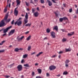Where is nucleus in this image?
<instances>
[{
  "label": "nucleus",
  "instance_id": "nucleus-1",
  "mask_svg": "<svg viewBox=\"0 0 78 78\" xmlns=\"http://www.w3.org/2000/svg\"><path fill=\"white\" fill-rule=\"evenodd\" d=\"M8 18V15L6 14L5 15V16L3 20H2L0 23V27H2L3 26H4L5 22V21L7 23H9V22L10 20H11V19L9 18L8 20L7 19Z\"/></svg>",
  "mask_w": 78,
  "mask_h": 78
},
{
  "label": "nucleus",
  "instance_id": "nucleus-2",
  "mask_svg": "<svg viewBox=\"0 0 78 78\" xmlns=\"http://www.w3.org/2000/svg\"><path fill=\"white\" fill-rule=\"evenodd\" d=\"M22 24V20H17V21H16L15 23H14V24L15 25H16V24L18 26H20Z\"/></svg>",
  "mask_w": 78,
  "mask_h": 78
},
{
  "label": "nucleus",
  "instance_id": "nucleus-3",
  "mask_svg": "<svg viewBox=\"0 0 78 78\" xmlns=\"http://www.w3.org/2000/svg\"><path fill=\"white\" fill-rule=\"evenodd\" d=\"M12 27V26H9V27H7L6 29H4L3 30V33H6L7 32V31L9 30Z\"/></svg>",
  "mask_w": 78,
  "mask_h": 78
},
{
  "label": "nucleus",
  "instance_id": "nucleus-4",
  "mask_svg": "<svg viewBox=\"0 0 78 78\" xmlns=\"http://www.w3.org/2000/svg\"><path fill=\"white\" fill-rule=\"evenodd\" d=\"M18 8V7H16L15 8L14 11V15L16 16H17L18 15V11L17 10H16V9Z\"/></svg>",
  "mask_w": 78,
  "mask_h": 78
},
{
  "label": "nucleus",
  "instance_id": "nucleus-5",
  "mask_svg": "<svg viewBox=\"0 0 78 78\" xmlns=\"http://www.w3.org/2000/svg\"><path fill=\"white\" fill-rule=\"evenodd\" d=\"M15 31V29H13V30H11L10 32L9 33V35L10 36L14 34Z\"/></svg>",
  "mask_w": 78,
  "mask_h": 78
},
{
  "label": "nucleus",
  "instance_id": "nucleus-6",
  "mask_svg": "<svg viewBox=\"0 0 78 78\" xmlns=\"http://www.w3.org/2000/svg\"><path fill=\"white\" fill-rule=\"evenodd\" d=\"M18 70V71H21L22 69V66L21 65H19L17 67Z\"/></svg>",
  "mask_w": 78,
  "mask_h": 78
},
{
  "label": "nucleus",
  "instance_id": "nucleus-7",
  "mask_svg": "<svg viewBox=\"0 0 78 78\" xmlns=\"http://www.w3.org/2000/svg\"><path fill=\"white\" fill-rule=\"evenodd\" d=\"M55 68H56V67L55 66H50L49 67V69L50 70H52L55 69Z\"/></svg>",
  "mask_w": 78,
  "mask_h": 78
},
{
  "label": "nucleus",
  "instance_id": "nucleus-8",
  "mask_svg": "<svg viewBox=\"0 0 78 78\" xmlns=\"http://www.w3.org/2000/svg\"><path fill=\"white\" fill-rule=\"evenodd\" d=\"M55 33L54 32H52L51 33V36H52V37H53V38H54L55 37Z\"/></svg>",
  "mask_w": 78,
  "mask_h": 78
},
{
  "label": "nucleus",
  "instance_id": "nucleus-9",
  "mask_svg": "<svg viewBox=\"0 0 78 78\" xmlns=\"http://www.w3.org/2000/svg\"><path fill=\"white\" fill-rule=\"evenodd\" d=\"M74 34V32H70V33H68L67 34V35L68 36H70Z\"/></svg>",
  "mask_w": 78,
  "mask_h": 78
},
{
  "label": "nucleus",
  "instance_id": "nucleus-10",
  "mask_svg": "<svg viewBox=\"0 0 78 78\" xmlns=\"http://www.w3.org/2000/svg\"><path fill=\"white\" fill-rule=\"evenodd\" d=\"M34 15L35 16L37 17L38 16V12H36L34 13Z\"/></svg>",
  "mask_w": 78,
  "mask_h": 78
},
{
  "label": "nucleus",
  "instance_id": "nucleus-11",
  "mask_svg": "<svg viewBox=\"0 0 78 78\" xmlns=\"http://www.w3.org/2000/svg\"><path fill=\"white\" fill-rule=\"evenodd\" d=\"M24 38V36H23L22 37H20V38H18V40L19 41H21L23 40V38Z\"/></svg>",
  "mask_w": 78,
  "mask_h": 78
},
{
  "label": "nucleus",
  "instance_id": "nucleus-12",
  "mask_svg": "<svg viewBox=\"0 0 78 78\" xmlns=\"http://www.w3.org/2000/svg\"><path fill=\"white\" fill-rule=\"evenodd\" d=\"M47 2H48V5L49 6H51L52 5V3L49 0H48Z\"/></svg>",
  "mask_w": 78,
  "mask_h": 78
},
{
  "label": "nucleus",
  "instance_id": "nucleus-13",
  "mask_svg": "<svg viewBox=\"0 0 78 78\" xmlns=\"http://www.w3.org/2000/svg\"><path fill=\"white\" fill-rule=\"evenodd\" d=\"M16 2L17 3V5H20V0H16Z\"/></svg>",
  "mask_w": 78,
  "mask_h": 78
},
{
  "label": "nucleus",
  "instance_id": "nucleus-14",
  "mask_svg": "<svg viewBox=\"0 0 78 78\" xmlns=\"http://www.w3.org/2000/svg\"><path fill=\"white\" fill-rule=\"evenodd\" d=\"M43 53V52H40L38 54H37V55H36V56L37 57H38V56H40L41 54H42Z\"/></svg>",
  "mask_w": 78,
  "mask_h": 78
},
{
  "label": "nucleus",
  "instance_id": "nucleus-15",
  "mask_svg": "<svg viewBox=\"0 0 78 78\" xmlns=\"http://www.w3.org/2000/svg\"><path fill=\"white\" fill-rule=\"evenodd\" d=\"M28 22V20L27 19H25L24 20V24H26Z\"/></svg>",
  "mask_w": 78,
  "mask_h": 78
},
{
  "label": "nucleus",
  "instance_id": "nucleus-16",
  "mask_svg": "<svg viewBox=\"0 0 78 78\" xmlns=\"http://www.w3.org/2000/svg\"><path fill=\"white\" fill-rule=\"evenodd\" d=\"M53 30H55L56 31H57L58 30V26H55L54 27L53 29Z\"/></svg>",
  "mask_w": 78,
  "mask_h": 78
},
{
  "label": "nucleus",
  "instance_id": "nucleus-17",
  "mask_svg": "<svg viewBox=\"0 0 78 78\" xmlns=\"http://www.w3.org/2000/svg\"><path fill=\"white\" fill-rule=\"evenodd\" d=\"M28 18V13L27 12L26 13V14L25 15V19H27Z\"/></svg>",
  "mask_w": 78,
  "mask_h": 78
},
{
  "label": "nucleus",
  "instance_id": "nucleus-18",
  "mask_svg": "<svg viewBox=\"0 0 78 78\" xmlns=\"http://www.w3.org/2000/svg\"><path fill=\"white\" fill-rule=\"evenodd\" d=\"M28 55L27 54H25L23 55V58H26L27 57Z\"/></svg>",
  "mask_w": 78,
  "mask_h": 78
},
{
  "label": "nucleus",
  "instance_id": "nucleus-19",
  "mask_svg": "<svg viewBox=\"0 0 78 78\" xmlns=\"http://www.w3.org/2000/svg\"><path fill=\"white\" fill-rule=\"evenodd\" d=\"M71 50V49H70V48L68 49H66V52H68L70 51Z\"/></svg>",
  "mask_w": 78,
  "mask_h": 78
},
{
  "label": "nucleus",
  "instance_id": "nucleus-20",
  "mask_svg": "<svg viewBox=\"0 0 78 78\" xmlns=\"http://www.w3.org/2000/svg\"><path fill=\"white\" fill-rule=\"evenodd\" d=\"M37 71L39 73H41V69H37Z\"/></svg>",
  "mask_w": 78,
  "mask_h": 78
},
{
  "label": "nucleus",
  "instance_id": "nucleus-21",
  "mask_svg": "<svg viewBox=\"0 0 78 78\" xmlns=\"http://www.w3.org/2000/svg\"><path fill=\"white\" fill-rule=\"evenodd\" d=\"M31 46H28L27 50L29 51L31 49Z\"/></svg>",
  "mask_w": 78,
  "mask_h": 78
},
{
  "label": "nucleus",
  "instance_id": "nucleus-22",
  "mask_svg": "<svg viewBox=\"0 0 78 78\" xmlns=\"http://www.w3.org/2000/svg\"><path fill=\"white\" fill-rule=\"evenodd\" d=\"M67 40L66 38H63V39H62V42H65Z\"/></svg>",
  "mask_w": 78,
  "mask_h": 78
},
{
  "label": "nucleus",
  "instance_id": "nucleus-23",
  "mask_svg": "<svg viewBox=\"0 0 78 78\" xmlns=\"http://www.w3.org/2000/svg\"><path fill=\"white\" fill-rule=\"evenodd\" d=\"M31 38V36H29V37H27V38H26V40L27 41H29Z\"/></svg>",
  "mask_w": 78,
  "mask_h": 78
},
{
  "label": "nucleus",
  "instance_id": "nucleus-24",
  "mask_svg": "<svg viewBox=\"0 0 78 78\" xmlns=\"http://www.w3.org/2000/svg\"><path fill=\"white\" fill-rule=\"evenodd\" d=\"M24 66L27 67H30V66L27 64L24 65Z\"/></svg>",
  "mask_w": 78,
  "mask_h": 78
},
{
  "label": "nucleus",
  "instance_id": "nucleus-25",
  "mask_svg": "<svg viewBox=\"0 0 78 78\" xmlns=\"http://www.w3.org/2000/svg\"><path fill=\"white\" fill-rule=\"evenodd\" d=\"M69 62V60H66V61L65 62V63L68 64Z\"/></svg>",
  "mask_w": 78,
  "mask_h": 78
},
{
  "label": "nucleus",
  "instance_id": "nucleus-26",
  "mask_svg": "<svg viewBox=\"0 0 78 78\" xmlns=\"http://www.w3.org/2000/svg\"><path fill=\"white\" fill-rule=\"evenodd\" d=\"M5 42V40H3L2 41H1V43H0V45H2Z\"/></svg>",
  "mask_w": 78,
  "mask_h": 78
},
{
  "label": "nucleus",
  "instance_id": "nucleus-27",
  "mask_svg": "<svg viewBox=\"0 0 78 78\" xmlns=\"http://www.w3.org/2000/svg\"><path fill=\"white\" fill-rule=\"evenodd\" d=\"M46 32L48 33H49L50 32V29H47L46 30Z\"/></svg>",
  "mask_w": 78,
  "mask_h": 78
},
{
  "label": "nucleus",
  "instance_id": "nucleus-28",
  "mask_svg": "<svg viewBox=\"0 0 78 78\" xmlns=\"http://www.w3.org/2000/svg\"><path fill=\"white\" fill-rule=\"evenodd\" d=\"M68 74V73L66 71L64 72L63 73V75H66Z\"/></svg>",
  "mask_w": 78,
  "mask_h": 78
},
{
  "label": "nucleus",
  "instance_id": "nucleus-29",
  "mask_svg": "<svg viewBox=\"0 0 78 78\" xmlns=\"http://www.w3.org/2000/svg\"><path fill=\"white\" fill-rule=\"evenodd\" d=\"M63 20H68V18L66 17H63Z\"/></svg>",
  "mask_w": 78,
  "mask_h": 78
},
{
  "label": "nucleus",
  "instance_id": "nucleus-30",
  "mask_svg": "<svg viewBox=\"0 0 78 78\" xmlns=\"http://www.w3.org/2000/svg\"><path fill=\"white\" fill-rule=\"evenodd\" d=\"M64 20L63 18H59V20L60 22H62L63 20Z\"/></svg>",
  "mask_w": 78,
  "mask_h": 78
},
{
  "label": "nucleus",
  "instance_id": "nucleus-31",
  "mask_svg": "<svg viewBox=\"0 0 78 78\" xmlns=\"http://www.w3.org/2000/svg\"><path fill=\"white\" fill-rule=\"evenodd\" d=\"M19 50V49H18V48H16L15 49L14 51H15L16 52H17Z\"/></svg>",
  "mask_w": 78,
  "mask_h": 78
},
{
  "label": "nucleus",
  "instance_id": "nucleus-32",
  "mask_svg": "<svg viewBox=\"0 0 78 78\" xmlns=\"http://www.w3.org/2000/svg\"><path fill=\"white\" fill-rule=\"evenodd\" d=\"M31 25V24H29V23H28L27 24H26L25 25V26L27 27V26H30Z\"/></svg>",
  "mask_w": 78,
  "mask_h": 78
},
{
  "label": "nucleus",
  "instance_id": "nucleus-33",
  "mask_svg": "<svg viewBox=\"0 0 78 78\" xmlns=\"http://www.w3.org/2000/svg\"><path fill=\"white\" fill-rule=\"evenodd\" d=\"M58 11H57L56 12H55V15L57 16H58Z\"/></svg>",
  "mask_w": 78,
  "mask_h": 78
},
{
  "label": "nucleus",
  "instance_id": "nucleus-34",
  "mask_svg": "<svg viewBox=\"0 0 78 78\" xmlns=\"http://www.w3.org/2000/svg\"><path fill=\"white\" fill-rule=\"evenodd\" d=\"M25 3L27 6H29V3H27V2H25Z\"/></svg>",
  "mask_w": 78,
  "mask_h": 78
},
{
  "label": "nucleus",
  "instance_id": "nucleus-35",
  "mask_svg": "<svg viewBox=\"0 0 78 78\" xmlns=\"http://www.w3.org/2000/svg\"><path fill=\"white\" fill-rule=\"evenodd\" d=\"M40 2L41 3H43L44 2V0H40Z\"/></svg>",
  "mask_w": 78,
  "mask_h": 78
},
{
  "label": "nucleus",
  "instance_id": "nucleus-36",
  "mask_svg": "<svg viewBox=\"0 0 78 78\" xmlns=\"http://www.w3.org/2000/svg\"><path fill=\"white\" fill-rule=\"evenodd\" d=\"M14 21V20H13L11 22V24L12 25H13Z\"/></svg>",
  "mask_w": 78,
  "mask_h": 78
},
{
  "label": "nucleus",
  "instance_id": "nucleus-37",
  "mask_svg": "<svg viewBox=\"0 0 78 78\" xmlns=\"http://www.w3.org/2000/svg\"><path fill=\"white\" fill-rule=\"evenodd\" d=\"M57 56L56 55H54L51 57V58H55V57H56Z\"/></svg>",
  "mask_w": 78,
  "mask_h": 78
},
{
  "label": "nucleus",
  "instance_id": "nucleus-38",
  "mask_svg": "<svg viewBox=\"0 0 78 78\" xmlns=\"http://www.w3.org/2000/svg\"><path fill=\"white\" fill-rule=\"evenodd\" d=\"M7 11V9L6 8H5L4 10V12H6Z\"/></svg>",
  "mask_w": 78,
  "mask_h": 78
},
{
  "label": "nucleus",
  "instance_id": "nucleus-39",
  "mask_svg": "<svg viewBox=\"0 0 78 78\" xmlns=\"http://www.w3.org/2000/svg\"><path fill=\"white\" fill-rule=\"evenodd\" d=\"M63 53V51H60V52H58V53L59 54H62V53Z\"/></svg>",
  "mask_w": 78,
  "mask_h": 78
},
{
  "label": "nucleus",
  "instance_id": "nucleus-40",
  "mask_svg": "<svg viewBox=\"0 0 78 78\" xmlns=\"http://www.w3.org/2000/svg\"><path fill=\"white\" fill-rule=\"evenodd\" d=\"M65 66L66 67H68L69 66V65L68 64H67V63H65Z\"/></svg>",
  "mask_w": 78,
  "mask_h": 78
},
{
  "label": "nucleus",
  "instance_id": "nucleus-41",
  "mask_svg": "<svg viewBox=\"0 0 78 78\" xmlns=\"http://www.w3.org/2000/svg\"><path fill=\"white\" fill-rule=\"evenodd\" d=\"M34 72H33L32 73V76H34Z\"/></svg>",
  "mask_w": 78,
  "mask_h": 78
},
{
  "label": "nucleus",
  "instance_id": "nucleus-42",
  "mask_svg": "<svg viewBox=\"0 0 78 78\" xmlns=\"http://www.w3.org/2000/svg\"><path fill=\"white\" fill-rule=\"evenodd\" d=\"M72 9H69V11L70 12H72Z\"/></svg>",
  "mask_w": 78,
  "mask_h": 78
},
{
  "label": "nucleus",
  "instance_id": "nucleus-43",
  "mask_svg": "<svg viewBox=\"0 0 78 78\" xmlns=\"http://www.w3.org/2000/svg\"><path fill=\"white\" fill-rule=\"evenodd\" d=\"M23 19V18L22 17H20L19 19H18L17 20H22Z\"/></svg>",
  "mask_w": 78,
  "mask_h": 78
},
{
  "label": "nucleus",
  "instance_id": "nucleus-44",
  "mask_svg": "<svg viewBox=\"0 0 78 78\" xmlns=\"http://www.w3.org/2000/svg\"><path fill=\"white\" fill-rule=\"evenodd\" d=\"M24 60L23 59H22V60L21 61V62L22 63H23V62H24Z\"/></svg>",
  "mask_w": 78,
  "mask_h": 78
},
{
  "label": "nucleus",
  "instance_id": "nucleus-45",
  "mask_svg": "<svg viewBox=\"0 0 78 78\" xmlns=\"http://www.w3.org/2000/svg\"><path fill=\"white\" fill-rule=\"evenodd\" d=\"M4 50H0V53L1 52H2L4 51Z\"/></svg>",
  "mask_w": 78,
  "mask_h": 78
},
{
  "label": "nucleus",
  "instance_id": "nucleus-46",
  "mask_svg": "<svg viewBox=\"0 0 78 78\" xmlns=\"http://www.w3.org/2000/svg\"><path fill=\"white\" fill-rule=\"evenodd\" d=\"M51 0L54 3H56L55 1H56V0Z\"/></svg>",
  "mask_w": 78,
  "mask_h": 78
},
{
  "label": "nucleus",
  "instance_id": "nucleus-47",
  "mask_svg": "<svg viewBox=\"0 0 78 78\" xmlns=\"http://www.w3.org/2000/svg\"><path fill=\"white\" fill-rule=\"evenodd\" d=\"M76 14H78V8H77V9H76Z\"/></svg>",
  "mask_w": 78,
  "mask_h": 78
},
{
  "label": "nucleus",
  "instance_id": "nucleus-48",
  "mask_svg": "<svg viewBox=\"0 0 78 78\" xmlns=\"http://www.w3.org/2000/svg\"><path fill=\"white\" fill-rule=\"evenodd\" d=\"M46 74L47 76H48L50 75L48 73H46Z\"/></svg>",
  "mask_w": 78,
  "mask_h": 78
},
{
  "label": "nucleus",
  "instance_id": "nucleus-49",
  "mask_svg": "<svg viewBox=\"0 0 78 78\" xmlns=\"http://www.w3.org/2000/svg\"><path fill=\"white\" fill-rule=\"evenodd\" d=\"M5 77L6 78H8L9 77V76H5Z\"/></svg>",
  "mask_w": 78,
  "mask_h": 78
},
{
  "label": "nucleus",
  "instance_id": "nucleus-50",
  "mask_svg": "<svg viewBox=\"0 0 78 78\" xmlns=\"http://www.w3.org/2000/svg\"><path fill=\"white\" fill-rule=\"evenodd\" d=\"M36 78H41V77L38 76H36Z\"/></svg>",
  "mask_w": 78,
  "mask_h": 78
},
{
  "label": "nucleus",
  "instance_id": "nucleus-51",
  "mask_svg": "<svg viewBox=\"0 0 78 78\" xmlns=\"http://www.w3.org/2000/svg\"><path fill=\"white\" fill-rule=\"evenodd\" d=\"M34 12H35L34 10V9H32V12L34 13Z\"/></svg>",
  "mask_w": 78,
  "mask_h": 78
},
{
  "label": "nucleus",
  "instance_id": "nucleus-52",
  "mask_svg": "<svg viewBox=\"0 0 78 78\" xmlns=\"http://www.w3.org/2000/svg\"><path fill=\"white\" fill-rule=\"evenodd\" d=\"M29 33V31H27V32H25V34H28Z\"/></svg>",
  "mask_w": 78,
  "mask_h": 78
},
{
  "label": "nucleus",
  "instance_id": "nucleus-53",
  "mask_svg": "<svg viewBox=\"0 0 78 78\" xmlns=\"http://www.w3.org/2000/svg\"><path fill=\"white\" fill-rule=\"evenodd\" d=\"M37 11H39V7H37Z\"/></svg>",
  "mask_w": 78,
  "mask_h": 78
},
{
  "label": "nucleus",
  "instance_id": "nucleus-54",
  "mask_svg": "<svg viewBox=\"0 0 78 78\" xmlns=\"http://www.w3.org/2000/svg\"><path fill=\"white\" fill-rule=\"evenodd\" d=\"M35 53V52H34L33 53H32L31 54V55H33Z\"/></svg>",
  "mask_w": 78,
  "mask_h": 78
},
{
  "label": "nucleus",
  "instance_id": "nucleus-55",
  "mask_svg": "<svg viewBox=\"0 0 78 78\" xmlns=\"http://www.w3.org/2000/svg\"><path fill=\"white\" fill-rule=\"evenodd\" d=\"M30 3H32V4H33V2L32 0H31V1L30 2Z\"/></svg>",
  "mask_w": 78,
  "mask_h": 78
},
{
  "label": "nucleus",
  "instance_id": "nucleus-56",
  "mask_svg": "<svg viewBox=\"0 0 78 78\" xmlns=\"http://www.w3.org/2000/svg\"><path fill=\"white\" fill-rule=\"evenodd\" d=\"M27 9L28 11H29L30 10V9L29 8H27Z\"/></svg>",
  "mask_w": 78,
  "mask_h": 78
},
{
  "label": "nucleus",
  "instance_id": "nucleus-57",
  "mask_svg": "<svg viewBox=\"0 0 78 78\" xmlns=\"http://www.w3.org/2000/svg\"><path fill=\"white\" fill-rule=\"evenodd\" d=\"M61 76V75L59 74V75H57L56 76H57L59 77V76Z\"/></svg>",
  "mask_w": 78,
  "mask_h": 78
},
{
  "label": "nucleus",
  "instance_id": "nucleus-58",
  "mask_svg": "<svg viewBox=\"0 0 78 78\" xmlns=\"http://www.w3.org/2000/svg\"><path fill=\"white\" fill-rule=\"evenodd\" d=\"M38 65V64L37 63H35V66H37Z\"/></svg>",
  "mask_w": 78,
  "mask_h": 78
},
{
  "label": "nucleus",
  "instance_id": "nucleus-59",
  "mask_svg": "<svg viewBox=\"0 0 78 78\" xmlns=\"http://www.w3.org/2000/svg\"><path fill=\"white\" fill-rule=\"evenodd\" d=\"M21 16L23 17H24V14H22Z\"/></svg>",
  "mask_w": 78,
  "mask_h": 78
},
{
  "label": "nucleus",
  "instance_id": "nucleus-60",
  "mask_svg": "<svg viewBox=\"0 0 78 78\" xmlns=\"http://www.w3.org/2000/svg\"><path fill=\"white\" fill-rule=\"evenodd\" d=\"M12 47V45H10V46H9V48H11Z\"/></svg>",
  "mask_w": 78,
  "mask_h": 78
},
{
  "label": "nucleus",
  "instance_id": "nucleus-61",
  "mask_svg": "<svg viewBox=\"0 0 78 78\" xmlns=\"http://www.w3.org/2000/svg\"><path fill=\"white\" fill-rule=\"evenodd\" d=\"M58 58H60L61 57V55H59L58 56Z\"/></svg>",
  "mask_w": 78,
  "mask_h": 78
},
{
  "label": "nucleus",
  "instance_id": "nucleus-62",
  "mask_svg": "<svg viewBox=\"0 0 78 78\" xmlns=\"http://www.w3.org/2000/svg\"><path fill=\"white\" fill-rule=\"evenodd\" d=\"M61 30L63 32H64V29H61Z\"/></svg>",
  "mask_w": 78,
  "mask_h": 78
},
{
  "label": "nucleus",
  "instance_id": "nucleus-63",
  "mask_svg": "<svg viewBox=\"0 0 78 78\" xmlns=\"http://www.w3.org/2000/svg\"><path fill=\"white\" fill-rule=\"evenodd\" d=\"M6 35V34H3V36H4L5 35Z\"/></svg>",
  "mask_w": 78,
  "mask_h": 78
},
{
  "label": "nucleus",
  "instance_id": "nucleus-64",
  "mask_svg": "<svg viewBox=\"0 0 78 78\" xmlns=\"http://www.w3.org/2000/svg\"><path fill=\"white\" fill-rule=\"evenodd\" d=\"M19 50H23V49L22 48H20L19 49Z\"/></svg>",
  "mask_w": 78,
  "mask_h": 78
}]
</instances>
